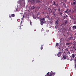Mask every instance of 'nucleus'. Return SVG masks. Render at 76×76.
<instances>
[{"mask_svg":"<svg viewBox=\"0 0 76 76\" xmlns=\"http://www.w3.org/2000/svg\"><path fill=\"white\" fill-rule=\"evenodd\" d=\"M52 4L54 6H55V8H57L58 7V4H56V1H54L52 2Z\"/></svg>","mask_w":76,"mask_h":76,"instance_id":"nucleus-1","label":"nucleus"},{"mask_svg":"<svg viewBox=\"0 0 76 76\" xmlns=\"http://www.w3.org/2000/svg\"><path fill=\"white\" fill-rule=\"evenodd\" d=\"M30 2L31 3H38V2H39V0H32L30 1Z\"/></svg>","mask_w":76,"mask_h":76,"instance_id":"nucleus-2","label":"nucleus"},{"mask_svg":"<svg viewBox=\"0 0 76 76\" xmlns=\"http://www.w3.org/2000/svg\"><path fill=\"white\" fill-rule=\"evenodd\" d=\"M50 75L49 76H52V75H56V73L53 72H52V71H51L50 73Z\"/></svg>","mask_w":76,"mask_h":76,"instance_id":"nucleus-3","label":"nucleus"},{"mask_svg":"<svg viewBox=\"0 0 76 76\" xmlns=\"http://www.w3.org/2000/svg\"><path fill=\"white\" fill-rule=\"evenodd\" d=\"M67 22H68L67 20H65L64 21V23H63V24H62L61 25V26H62V25H64L65 24H67Z\"/></svg>","mask_w":76,"mask_h":76,"instance_id":"nucleus-4","label":"nucleus"},{"mask_svg":"<svg viewBox=\"0 0 76 76\" xmlns=\"http://www.w3.org/2000/svg\"><path fill=\"white\" fill-rule=\"evenodd\" d=\"M71 49L70 48H67L65 49V50L69 52V51H71Z\"/></svg>","mask_w":76,"mask_h":76,"instance_id":"nucleus-5","label":"nucleus"},{"mask_svg":"<svg viewBox=\"0 0 76 76\" xmlns=\"http://www.w3.org/2000/svg\"><path fill=\"white\" fill-rule=\"evenodd\" d=\"M61 53L59 52L57 54V56H58V57H61Z\"/></svg>","mask_w":76,"mask_h":76,"instance_id":"nucleus-6","label":"nucleus"},{"mask_svg":"<svg viewBox=\"0 0 76 76\" xmlns=\"http://www.w3.org/2000/svg\"><path fill=\"white\" fill-rule=\"evenodd\" d=\"M64 29L62 28L60 30V31L61 32H64Z\"/></svg>","mask_w":76,"mask_h":76,"instance_id":"nucleus-7","label":"nucleus"},{"mask_svg":"<svg viewBox=\"0 0 76 76\" xmlns=\"http://www.w3.org/2000/svg\"><path fill=\"white\" fill-rule=\"evenodd\" d=\"M44 23V22L43 21H41V25H43V24Z\"/></svg>","mask_w":76,"mask_h":76,"instance_id":"nucleus-8","label":"nucleus"},{"mask_svg":"<svg viewBox=\"0 0 76 76\" xmlns=\"http://www.w3.org/2000/svg\"><path fill=\"white\" fill-rule=\"evenodd\" d=\"M73 49L75 50V51H76V45L73 47Z\"/></svg>","mask_w":76,"mask_h":76,"instance_id":"nucleus-9","label":"nucleus"},{"mask_svg":"<svg viewBox=\"0 0 76 76\" xmlns=\"http://www.w3.org/2000/svg\"><path fill=\"white\" fill-rule=\"evenodd\" d=\"M72 56L73 58H74L75 57V54H72Z\"/></svg>","mask_w":76,"mask_h":76,"instance_id":"nucleus-10","label":"nucleus"},{"mask_svg":"<svg viewBox=\"0 0 76 76\" xmlns=\"http://www.w3.org/2000/svg\"><path fill=\"white\" fill-rule=\"evenodd\" d=\"M43 46H44V45H42L41 46V48H40L41 50H42V49H43Z\"/></svg>","mask_w":76,"mask_h":76,"instance_id":"nucleus-11","label":"nucleus"},{"mask_svg":"<svg viewBox=\"0 0 76 76\" xmlns=\"http://www.w3.org/2000/svg\"><path fill=\"white\" fill-rule=\"evenodd\" d=\"M11 17H15V15L14 14H12L11 15Z\"/></svg>","mask_w":76,"mask_h":76,"instance_id":"nucleus-12","label":"nucleus"},{"mask_svg":"<svg viewBox=\"0 0 76 76\" xmlns=\"http://www.w3.org/2000/svg\"><path fill=\"white\" fill-rule=\"evenodd\" d=\"M35 7L34 5L33 6L31 7V9H34Z\"/></svg>","mask_w":76,"mask_h":76,"instance_id":"nucleus-13","label":"nucleus"},{"mask_svg":"<svg viewBox=\"0 0 76 76\" xmlns=\"http://www.w3.org/2000/svg\"><path fill=\"white\" fill-rule=\"evenodd\" d=\"M56 24H57V25H58V20L56 21Z\"/></svg>","mask_w":76,"mask_h":76,"instance_id":"nucleus-14","label":"nucleus"},{"mask_svg":"<svg viewBox=\"0 0 76 76\" xmlns=\"http://www.w3.org/2000/svg\"><path fill=\"white\" fill-rule=\"evenodd\" d=\"M63 58L64 60H66V57L65 56H63Z\"/></svg>","mask_w":76,"mask_h":76,"instance_id":"nucleus-15","label":"nucleus"},{"mask_svg":"<svg viewBox=\"0 0 76 76\" xmlns=\"http://www.w3.org/2000/svg\"><path fill=\"white\" fill-rule=\"evenodd\" d=\"M63 40H64V39H63V38H61V39L60 40V42H61V41H63Z\"/></svg>","mask_w":76,"mask_h":76,"instance_id":"nucleus-16","label":"nucleus"},{"mask_svg":"<svg viewBox=\"0 0 76 76\" xmlns=\"http://www.w3.org/2000/svg\"><path fill=\"white\" fill-rule=\"evenodd\" d=\"M72 28H73V29H76V26H74L73 27H72Z\"/></svg>","mask_w":76,"mask_h":76,"instance_id":"nucleus-17","label":"nucleus"},{"mask_svg":"<svg viewBox=\"0 0 76 76\" xmlns=\"http://www.w3.org/2000/svg\"><path fill=\"white\" fill-rule=\"evenodd\" d=\"M59 14L60 15H61V16H62V15H63V13H62V12H59Z\"/></svg>","mask_w":76,"mask_h":76,"instance_id":"nucleus-18","label":"nucleus"},{"mask_svg":"<svg viewBox=\"0 0 76 76\" xmlns=\"http://www.w3.org/2000/svg\"><path fill=\"white\" fill-rule=\"evenodd\" d=\"M70 44V43H66V45H69Z\"/></svg>","mask_w":76,"mask_h":76,"instance_id":"nucleus-19","label":"nucleus"},{"mask_svg":"<svg viewBox=\"0 0 76 76\" xmlns=\"http://www.w3.org/2000/svg\"><path fill=\"white\" fill-rule=\"evenodd\" d=\"M59 45L58 44V43H56V47H58L59 46Z\"/></svg>","mask_w":76,"mask_h":76,"instance_id":"nucleus-20","label":"nucleus"},{"mask_svg":"<svg viewBox=\"0 0 76 76\" xmlns=\"http://www.w3.org/2000/svg\"><path fill=\"white\" fill-rule=\"evenodd\" d=\"M76 3V1H75V2H74L73 3V4H74V5H75V4Z\"/></svg>","mask_w":76,"mask_h":76,"instance_id":"nucleus-21","label":"nucleus"},{"mask_svg":"<svg viewBox=\"0 0 76 76\" xmlns=\"http://www.w3.org/2000/svg\"><path fill=\"white\" fill-rule=\"evenodd\" d=\"M33 18L34 19H36L37 18H36V17H35V16H33Z\"/></svg>","mask_w":76,"mask_h":76,"instance_id":"nucleus-22","label":"nucleus"},{"mask_svg":"<svg viewBox=\"0 0 76 76\" xmlns=\"http://www.w3.org/2000/svg\"><path fill=\"white\" fill-rule=\"evenodd\" d=\"M53 16L54 17H56V13H53Z\"/></svg>","mask_w":76,"mask_h":76,"instance_id":"nucleus-23","label":"nucleus"},{"mask_svg":"<svg viewBox=\"0 0 76 76\" xmlns=\"http://www.w3.org/2000/svg\"><path fill=\"white\" fill-rule=\"evenodd\" d=\"M45 18H42L41 19V20H45Z\"/></svg>","mask_w":76,"mask_h":76,"instance_id":"nucleus-24","label":"nucleus"},{"mask_svg":"<svg viewBox=\"0 0 76 76\" xmlns=\"http://www.w3.org/2000/svg\"><path fill=\"white\" fill-rule=\"evenodd\" d=\"M50 24H51V25H53V21L50 22Z\"/></svg>","mask_w":76,"mask_h":76,"instance_id":"nucleus-25","label":"nucleus"},{"mask_svg":"<svg viewBox=\"0 0 76 76\" xmlns=\"http://www.w3.org/2000/svg\"><path fill=\"white\" fill-rule=\"evenodd\" d=\"M47 75H50V72H48V73H47Z\"/></svg>","mask_w":76,"mask_h":76,"instance_id":"nucleus-26","label":"nucleus"},{"mask_svg":"<svg viewBox=\"0 0 76 76\" xmlns=\"http://www.w3.org/2000/svg\"><path fill=\"white\" fill-rule=\"evenodd\" d=\"M32 22L30 21V25H31V26H32Z\"/></svg>","mask_w":76,"mask_h":76,"instance_id":"nucleus-27","label":"nucleus"},{"mask_svg":"<svg viewBox=\"0 0 76 76\" xmlns=\"http://www.w3.org/2000/svg\"><path fill=\"white\" fill-rule=\"evenodd\" d=\"M64 18H66V16H64Z\"/></svg>","mask_w":76,"mask_h":76,"instance_id":"nucleus-28","label":"nucleus"},{"mask_svg":"<svg viewBox=\"0 0 76 76\" xmlns=\"http://www.w3.org/2000/svg\"><path fill=\"white\" fill-rule=\"evenodd\" d=\"M53 13H56V11H54L53 12Z\"/></svg>","mask_w":76,"mask_h":76,"instance_id":"nucleus-29","label":"nucleus"},{"mask_svg":"<svg viewBox=\"0 0 76 76\" xmlns=\"http://www.w3.org/2000/svg\"><path fill=\"white\" fill-rule=\"evenodd\" d=\"M42 13H43V14H44H44H45V12H42Z\"/></svg>","mask_w":76,"mask_h":76,"instance_id":"nucleus-30","label":"nucleus"},{"mask_svg":"<svg viewBox=\"0 0 76 76\" xmlns=\"http://www.w3.org/2000/svg\"><path fill=\"white\" fill-rule=\"evenodd\" d=\"M67 10H66L65 11V12H66V13H67Z\"/></svg>","mask_w":76,"mask_h":76,"instance_id":"nucleus-31","label":"nucleus"},{"mask_svg":"<svg viewBox=\"0 0 76 76\" xmlns=\"http://www.w3.org/2000/svg\"><path fill=\"white\" fill-rule=\"evenodd\" d=\"M74 23V24H76V21H75Z\"/></svg>","mask_w":76,"mask_h":76,"instance_id":"nucleus-32","label":"nucleus"},{"mask_svg":"<svg viewBox=\"0 0 76 76\" xmlns=\"http://www.w3.org/2000/svg\"><path fill=\"white\" fill-rule=\"evenodd\" d=\"M19 29H22V28H21L20 27H19Z\"/></svg>","mask_w":76,"mask_h":76,"instance_id":"nucleus-33","label":"nucleus"},{"mask_svg":"<svg viewBox=\"0 0 76 76\" xmlns=\"http://www.w3.org/2000/svg\"><path fill=\"white\" fill-rule=\"evenodd\" d=\"M71 38V39H72V37H69V38Z\"/></svg>","mask_w":76,"mask_h":76,"instance_id":"nucleus-34","label":"nucleus"},{"mask_svg":"<svg viewBox=\"0 0 76 76\" xmlns=\"http://www.w3.org/2000/svg\"><path fill=\"white\" fill-rule=\"evenodd\" d=\"M75 63H76V59H75Z\"/></svg>","mask_w":76,"mask_h":76,"instance_id":"nucleus-35","label":"nucleus"},{"mask_svg":"<svg viewBox=\"0 0 76 76\" xmlns=\"http://www.w3.org/2000/svg\"><path fill=\"white\" fill-rule=\"evenodd\" d=\"M58 11H59H59H60V9H58Z\"/></svg>","mask_w":76,"mask_h":76,"instance_id":"nucleus-36","label":"nucleus"},{"mask_svg":"<svg viewBox=\"0 0 76 76\" xmlns=\"http://www.w3.org/2000/svg\"><path fill=\"white\" fill-rule=\"evenodd\" d=\"M62 44H63V43H60V45H62Z\"/></svg>","mask_w":76,"mask_h":76,"instance_id":"nucleus-37","label":"nucleus"},{"mask_svg":"<svg viewBox=\"0 0 76 76\" xmlns=\"http://www.w3.org/2000/svg\"><path fill=\"white\" fill-rule=\"evenodd\" d=\"M20 26H18V28H20Z\"/></svg>","mask_w":76,"mask_h":76,"instance_id":"nucleus-38","label":"nucleus"},{"mask_svg":"<svg viewBox=\"0 0 76 76\" xmlns=\"http://www.w3.org/2000/svg\"><path fill=\"white\" fill-rule=\"evenodd\" d=\"M68 54H70V53L68 52Z\"/></svg>","mask_w":76,"mask_h":76,"instance_id":"nucleus-39","label":"nucleus"},{"mask_svg":"<svg viewBox=\"0 0 76 76\" xmlns=\"http://www.w3.org/2000/svg\"><path fill=\"white\" fill-rule=\"evenodd\" d=\"M23 1L24 4H25V1Z\"/></svg>","mask_w":76,"mask_h":76,"instance_id":"nucleus-40","label":"nucleus"},{"mask_svg":"<svg viewBox=\"0 0 76 76\" xmlns=\"http://www.w3.org/2000/svg\"><path fill=\"white\" fill-rule=\"evenodd\" d=\"M34 61V59H33L32 60V61Z\"/></svg>","mask_w":76,"mask_h":76,"instance_id":"nucleus-41","label":"nucleus"},{"mask_svg":"<svg viewBox=\"0 0 76 76\" xmlns=\"http://www.w3.org/2000/svg\"><path fill=\"white\" fill-rule=\"evenodd\" d=\"M12 16H11V15L10 16V15L9 16V17H10V18H11V17Z\"/></svg>","mask_w":76,"mask_h":76,"instance_id":"nucleus-42","label":"nucleus"},{"mask_svg":"<svg viewBox=\"0 0 76 76\" xmlns=\"http://www.w3.org/2000/svg\"><path fill=\"white\" fill-rule=\"evenodd\" d=\"M76 64H75V68L76 67Z\"/></svg>","mask_w":76,"mask_h":76,"instance_id":"nucleus-43","label":"nucleus"},{"mask_svg":"<svg viewBox=\"0 0 76 76\" xmlns=\"http://www.w3.org/2000/svg\"><path fill=\"white\" fill-rule=\"evenodd\" d=\"M54 10H55V11H56V9H54Z\"/></svg>","mask_w":76,"mask_h":76,"instance_id":"nucleus-44","label":"nucleus"},{"mask_svg":"<svg viewBox=\"0 0 76 76\" xmlns=\"http://www.w3.org/2000/svg\"><path fill=\"white\" fill-rule=\"evenodd\" d=\"M21 24H22V21L20 23Z\"/></svg>","mask_w":76,"mask_h":76,"instance_id":"nucleus-45","label":"nucleus"},{"mask_svg":"<svg viewBox=\"0 0 76 76\" xmlns=\"http://www.w3.org/2000/svg\"><path fill=\"white\" fill-rule=\"evenodd\" d=\"M68 47H70V46H68Z\"/></svg>","mask_w":76,"mask_h":76,"instance_id":"nucleus-46","label":"nucleus"},{"mask_svg":"<svg viewBox=\"0 0 76 76\" xmlns=\"http://www.w3.org/2000/svg\"><path fill=\"white\" fill-rule=\"evenodd\" d=\"M23 17H24V15H23Z\"/></svg>","mask_w":76,"mask_h":76,"instance_id":"nucleus-47","label":"nucleus"},{"mask_svg":"<svg viewBox=\"0 0 76 76\" xmlns=\"http://www.w3.org/2000/svg\"><path fill=\"white\" fill-rule=\"evenodd\" d=\"M74 1H75V0H73Z\"/></svg>","mask_w":76,"mask_h":76,"instance_id":"nucleus-48","label":"nucleus"},{"mask_svg":"<svg viewBox=\"0 0 76 76\" xmlns=\"http://www.w3.org/2000/svg\"><path fill=\"white\" fill-rule=\"evenodd\" d=\"M63 35H64V34H63Z\"/></svg>","mask_w":76,"mask_h":76,"instance_id":"nucleus-49","label":"nucleus"},{"mask_svg":"<svg viewBox=\"0 0 76 76\" xmlns=\"http://www.w3.org/2000/svg\"><path fill=\"white\" fill-rule=\"evenodd\" d=\"M59 49H60V48H59Z\"/></svg>","mask_w":76,"mask_h":76,"instance_id":"nucleus-50","label":"nucleus"},{"mask_svg":"<svg viewBox=\"0 0 76 76\" xmlns=\"http://www.w3.org/2000/svg\"><path fill=\"white\" fill-rule=\"evenodd\" d=\"M42 29H43V28H42Z\"/></svg>","mask_w":76,"mask_h":76,"instance_id":"nucleus-51","label":"nucleus"},{"mask_svg":"<svg viewBox=\"0 0 76 76\" xmlns=\"http://www.w3.org/2000/svg\"><path fill=\"white\" fill-rule=\"evenodd\" d=\"M61 42H60V43H61Z\"/></svg>","mask_w":76,"mask_h":76,"instance_id":"nucleus-52","label":"nucleus"},{"mask_svg":"<svg viewBox=\"0 0 76 76\" xmlns=\"http://www.w3.org/2000/svg\"><path fill=\"white\" fill-rule=\"evenodd\" d=\"M76 70V69H75Z\"/></svg>","mask_w":76,"mask_h":76,"instance_id":"nucleus-53","label":"nucleus"},{"mask_svg":"<svg viewBox=\"0 0 76 76\" xmlns=\"http://www.w3.org/2000/svg\"><path fill=\"white\" fill-rule=\"evenodd\" d=\"M55 28H56V26H55Z\"/></svg>","mask_w":76,"mask_h":76,"instance_id":"nucleus-54","label":"nucleus"}]
</instances>
